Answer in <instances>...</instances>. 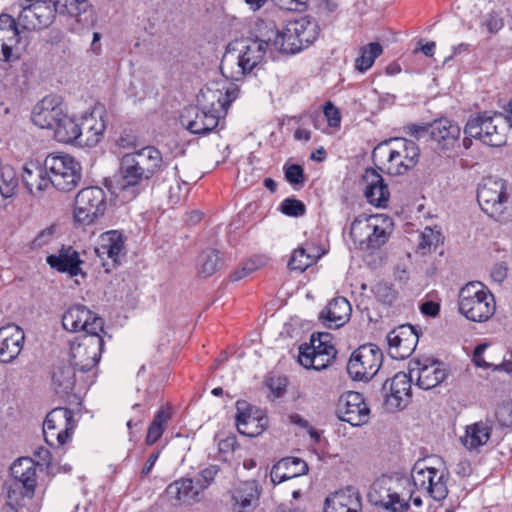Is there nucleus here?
I'll return each mask as SVG.
<instances>
[{
	"instance_id": "f257e3e1",
	"label": "nucleus",
	"mask_w": 512,
	"mask_h": 512,
	"mask_svg": "<svg viewBox=\"0 0 512 512\" xmlns=\"http://www.w3.org/2000/svg\"><path fill=\"white\" fill-rule=\"evenodd\" d=\"M164 167L162 153L154 146H146L121 157L116 180L118 194L127 200L134 199L149 181Z\"/></svg>"
},
{
	"instance_id": "f03ea898",
	"label": "nucleus",
	"mask_w": 512,
	"mask_h": 512,
	"mask_svg": "<svg viewBox=\"0 0 512 512\" xmlns=\"http://www.w3.org/2000/svg\"><path fill=\"white\" fill-rule=\"evenodd\" d=\"M272 54L270 40L242 39L227 46L221 63L222 75L231 81L241 80L264 60L267 51Z\"/></svg>"
},
{
	"instance_id": "7ed1b4c3",
	"label": "nucleus",
	"mask_w": 512,
	"mask_h": 512,
	"mask_svg": "<svg viewBox=\"0 0 512 512\" xmlns=\"http://www.w3.org/2000/svg\"><path fill=\"white\" fill-rule=\"evenodd\" d=\"M373 159L381 161L383 169L393 176L404 175L418 163L420 149L406 138H395L380 143L372 153Z\"/></svg>"
},
{
	"instance_id": "20e7f679",
	"label": "nucleus",
	"mask_w": 512,
	"mask_h": 512,
	"mask_svg": "<svg viewBox=\"0 0 512 512\" xmlns=\"http://www.w3.org/2000/svg\"><path fill=\"white\" fill-rule=\"evenodd\" d=\"M508 131L507 119L503 113L485 111L469 117L462 141L464 149L472 145L471 138L491 147H500L506 143Z\"/></svg>"
},
{
	"instance_id": "39448f33",
	"label": "nucleus",
	"mask_w": 512,
	"mask_h": 512,
	"mask_svg": "<svg viewBox=\"0 0 512 512\" xmlns=\"http://www.w3.org/2000/svg\"><path fill=\"white\" fill-rule=\"evenodd\" d=\"M317 23L306 17L290 21L285 28L269 37L271 49L284 54H296L309 47L318 37Z\"/></svg>"
},
{
	"instance_id": "423d86ee",
	"label": "nucleus",
	"mask_w": 512,
	"mask_h": 512,
	"mask_svg": "<svg viewBox=\"0 0 512 512\" xmlns=\"http://www.w3.org/2000/svg\"><path fill=\"white\" fill-rule=\"evenodd\" d=\"M459 312L473 322H486L496 311L491 291L481 282L473 281L463 286L458 294Z\"/></svg>"
},
{
	"instance_id": "0eeeda50",
	"label": "nucleus",
	"mask_w": 512,
	"mask_h": 512,
	"mask_svg": "<svg viewBox=\"0 0 512 512\" xmlns=\"http://www.w3.org/2000/svg\"><path fill=\"white\" fill-rule=\"evenodd\" d=\"M506 182L501 178L486 177L477 190V200L481 209L498 222L512 219V207L508 204Z\"/></svg>"
},
{
	"instance_id": "6e6552de",
	"label": "nucleus",
	"mask_w": 512,
	"mask_h": 512,
	"mask_svg": "<svg viewBox=\"0 0 512 512\" xmlns=\"http://www.w3.org/2000/svg\"><path fill=\"white\" fill-rule=\"evenodd\" d=\"M44 168L48 170L51 186L59 191H71L80 182L82 167L71 155L51 153L44 159Z\"/></svg>"
},
{
	"instance_id": "1a4fd4ad",
	"label": "nucleus",
	"mask_w": 512,
	"mask_h": 512,
	"mask_svg": "<svg viewBox=\"0 0 512 512\" xmlns=\"http://www.w3.org/2000/svg\"><path fill=\"white\" fill-rule=\"evenodd\" d=\"M411 478L418 492L435 501H442L448 495V474L444 469L429 465L425 459L418 460L414 464L411 470Z\"/></svg>"
},
{
	"instance_id": "9d476101",
	"label": "nucleus",
	"mask_w": 512,
	"mask_h": 512,
	"mask_svg": "<svg viewBox=\"0 0 512 512\" xmlns=\"http://www.w3.org/2000/svg\"><path fill=\"white\" fill-rule=\"evenodd\" d=\"M337 351L330 343V334L313 333L308 343L299 346L298 362L306 369L321 371L332 364Z\"/></svg>"
},
{
	"instance_id": "9b49d317",
	"label": "nucleus",
	"mask_w": 512,
	"mask_h": 512,
	"mask_svg": "<svg viewBox=\"0 0 512 512\" xmlns=\"http://www.w3.org/2000/svg\"><path fill=\"white\" fill-rule=\"evenodd\" d=\"M18 24L25 30L38 31L49 27L57 13L53 0H19Z\"/></svg>"
},
{
	"instance_id": "f8f14e48",
	"label": "nucleus",
	"mask_w": 512,
	"mask_h": 512,
	"mask_svg": "<svg viewBox=\"0 0 512 512\" xmlns=\"http://www.w3.org/2000/svg\"><path fill=\"white\" fill-rule=\"evenodd\" d=\"M76 427L73 412L64 407L52 409L43 422L45 442L51 447H61L67 443Z\"/></svg>"
},
{
	"instance_id": "ddd939ff",
	"label": "nucleus",
	"mask_w": 512,
	"mask_h": 512,
	"mask_svg": "<svg viewBox=\"0 0 512 512\" xmlns=\"http://www.w3.org/2000/svg\"><path fill=\"white\" fill-rule=\"evenodd\" d=\"M383 361L380 348L374 344H365L355 350L347 364V372L352 379L369 381L379 371Z\"/></svg>"
},
{
	"instance_id": "4468645a",
	"label": "nucleus",
	"mask_w": 512,
	"mask_h": 512,
	"mask_svg": "<svg viewBox=\"0 0 512 512\" xmlns=\"http://www.w3.org/2000/svg\"><path fill=\"white\" fill-rule=\"evenodd\" d=\"M104 348L101 334L82 335L71 344L70 356L72 363L80 372H88L100 361Z\"/></svg>"
},
{
	"instance_id": "2eb2a0df",
	"label": "nucleus",
	"mask_w": 512,
	"mask_h": 512,
	"mask_svg": "<svg viewBox=\"0 0 512 512\" xmlns=\"http://www.w3.org/2000/svg\"><path fill=\"white\" fill-rule=\"evenodd\" d=\"M105 209V192L96 186L87 187L75 197L74 219L77 223L89 225L102 216Z\"/></svg>"
},
{
	"instance_id": "dca6fc26",
	"label": "nucleus",
	"mask_w": 512,
	"mask_h": 512,
	"mask_svg": "<svg viewBox=\"0 0 512 512\" xmlns=\"http://www.w3.org/2000/svg\"><path fill=\"white\" fill-rule=\"evenodd\" d=\"M62 325L67 331H83V335L104 333L103 319L81 304L73 305L64 312Z\"/></svg>"
},
{
	"instance_id": "f3484780",
	"label": "nucleus",
	"mask_w": 512,
	"mask_h": 512,
	"mask_svg": "<svg viewBox=\"0 0 512 512\" xmlns=\"http://www.w3.org/2000/svg\"><path fill=\"white\" fill-rule=\"evenodd\" d=\"M17 25L18 22L10 15H0V60L3 62L18 61L25 49Z\"/></svg>"
},
{
	"instance_id": "a211bd4d",
	"label": "nucleus",
	"mask_w": 512,
	"mask_h": 512,
	"mask_svg": "<svg viewBox=\"0 0 512 512\" xmlns=\"http://www.w3.org/2000/svg\"><path fill=\"white\" fill-rule=\"evenodd\" d=\"M336 413L341 421L361 426L368 422L370 409L361 393L348 391L340 396Z\"/></svg>"
},
{
	"instance_id": "6ab92c4d",
	"label": "nucleus",
	"mask_w": 512,
	"mask_h": 512,
	"mask_svg": "<svg viewBox=\"0 0 512 512\" xmlns=\"http://www.w3.org/2000/svg\"><path fill=\"white\" fill-rule=\"evenodd\" d=\"M411 372H398L391 379L384 382L382 391L385 397V405L389 410L403 409L411 400V384L413 381Z\"/></svg>"
},
{
	"instance_id": "aec40b11",
	"label": "nucleus",
	"mask_w": 512,
	"mask_h": 512,
	"mask_svg": "<svg viewBox=\"0 0 512 512\" xmlns=\"http://www.w3.org/2000/svg\"><path fill=\"white\" fill-rule=\"evenodd\" d=\"M409 371L416 385L424 390L432 389L441 384L447 377V370L437 360H412L409 363Z\"/></svg>"
},
{
	"instance_id": "412c9836",
	"label": "nucleus",
	"mask_w": 512,
	"mask_h": 512,
	"mask_svg": "<svg viewBox=\"0 0 512 512\" xmlns=\"http://www.w3.org/2000/svg\"><path fill=\"white\" fill-rule=\"evenodd\" d=\"M419 333L411 324L400 325L387 335L389 353L392 358L405 359L416 349Z\"/></svg>"
},
{
	"instance_id": "4be33fe9",
	"label": "nucleus",
	"mask_w": 512,
	"mask_h": 512,
	"mask_svg": "<svg viewBox=\"0 0 512 512\" xmlns=\"http://www.w3.org/2000/svg\"><path fill=\"white\" fill-rule=\"evenodd\" d=\"M219 114L207 109L191 106L181 114L182 125L192 134L207 135L214 131L220 122Z\"/></svg>"
},
{
	"instance_id": "5701e85b",
	"label": "nucleus",
	"mask_w": 512,
	"mask_h": 512,
	"mask_svg": "<svg viewBox=\"0 0 512 512\" xmlns=\"http://www.w3.org/2000/svg\"><path fill=\"white\" fill-rule=\"evenodd\" d=\"M63 113L60 98L56 95H48L35 105L31 119L42 129H53Z\"/></svg>"
},
{
	"instance_id": "b1692460",
	"label": "nucleus",
	"mask_w": 512,
	"mask_h": 512,
	"mask_svg": "<svg viewBox=\"0 0 512 512\" xmlns=\"http://www.w3.org/2000/svg\"><path fill=\"white\" fill-rule=\"evenodd\" d=\"M236 426L242 435L256 437L260 435L266 427V418L259 414V411L246 401H237L236 403Z\"/></svg>"
},
{
	"instance_id": "393cba45",
	"label": "nucleus",
	"mask_w": 512,
	"mask_h": 512,
	"mask_svg": "<svg viewBox=\"0 0 512 512\" xmlns=\"http://www.w3.org/2000/svg\"><path fill=\"white\" fill-rule=\"evenodd\" d=\"M261 487L255 480L237 484L231 492L234 512H253L259 505Z\"/></svg>"
},
{
	"instance_id": "a878e982",
	"label": "nucleus",
	"mask_w": 512,
	"mask_h": 512,
	"mask_svg": "<svg viewBox=\"0 0 512 512\" xmlns=\"http://www.w3.org/2000/svg\"><path fill=\"white\" fill-rule=\"evenodd\" d=\"M430 138L441 151H450L459 145L460 126L446 118L435 120L430 124Z\"/></svg>"
},
{
	"instance_id": "bb28decb",
	"label": "nucleus",
	"mask_w": 512,
	"mask_h": 512,
	"mask_svg": "<svg viewBox=\"0 0 512 512\" xmlns=\"http://www.w3.org/2000/svg\"><path fill=\"white\" fill-rule=\"evenodd\" d=\"M25 340L23 330L17 325L0 328V362L9 363L18 357Z\"/></svg>"
},
{
	"instance_id": "cd10ccee",
	"label": "nucleus",
	"mask_w": 512,
	"mask_h": 512,
	"mask_svg": "<svg viewBox=\"0 0 512 512\" xmlns=\"http://www.w3.org/2000/svg\"><path fill=\"white\" fill-rule=\"evenodd\" d=\"M37 466L29 457L19 458L10 467L11 476L16 483L21 484L23 496L32 498L37 484Z\"/></svg>"
},
{
	"instance_id": "c85d7f7f",
	"label": "nucleus",
	"mask_w": 512,
	"mask_h": 512,
	"mask_svg": "<svg viewBox=\"0 0 512 512\" xmlns=\"http://www.w3.org/2000/svg\"><path fill=\"white\" fill-rule=\"evenodd\" d=\"M106 125L100 111H92L84 114L80 121L78 129H80V138L78 144L93 147L99 143Z\"/></svg>"
},
{
	"instance_id": "c756f323",
	"label": "nucleus",
	"mask_w": 512,
	"mask_h": 512,
	"mask_svg": "<svg viewBox=\"0 0 512 512\" xmlns=\"http://www.w3.org/2000/svg\"><path fill=\"white\" fill-rule=\"evenodd\" d=\"M165 493L169 500L191 505L201 500L203 487L191 478H181L169 484Z\"/></svg>"
},
{
	"instance_id": "7c9ffc66",
	"label": "nucleus",
	"mask_w": 512,
	"mask_h": 512,
	"mask_svg": "<svg viewBox=\"0 0 512 512\" xmlns=\"http://www.w3.org/2000/svg\"><path fill=\"white\" fill-rule=\"evenodd\" d=\"M362 181L365 184L364 194L367 201L377 207H385L389 201L388 186L383 177L373 168L365 170Z\"/></svg>"
},
{
	"instance_id": "2f4dec72",
	"label": "nucleus",
	"mask_w": 512,
	"mask_h": 512,
	"mask_svg": "<svg viewBox=\"0 0 512 512\" xmlns=\"http://www.w3.org/2000/svg\"><path fill=\"white\" fill-rule=\"evenodd\" d=\"M46 261L52 269L60 273H67L71 278L78 275L86 276L81 268L83 261L80 259L79 253L72 247H63L58 254L49 255Z\"/></svg>"
},
{
	"instance_id": "473e14b6",
	"label": "nucleus",
	"mask_w": 512,
	"mask_h": 512,
	"mask_svg": "<svg viewBox=\"0 0 512 512\" xmlns=\"http://www.w3.org/2000/svg\"><path fill=\"white\" fill-rule=\"evenodd\" d=\"M124 250V237L117 230L107 231L100 235L98 243L95 247L96 255L103 261L106 266V260H110L113 266L119 263V257Z\"/></svg>"
},
{
	"instance_id": "72a5a7b5",
	"label": "nucleus",
	"mask_w": 512,
	"mask_h": 512,
	"mask_svg": "<svg viewBox=\"0 0 512 512\" xmlns=\"http://www.w3.org/2000/svg\"><path fill=\"white\" fill-rule=\"evenodd\" d=\"M48 170L44 168V161L31 160L25 163L22 169V181L32 195H37L51 186Z\"/></svg>"
},
{
	"instance_id": "f704fd0d",
	"label": "nucleus",
	"mask_w": 512,
	"mask_h": 512,
	"mask_svg": "<svg viewBox=\"0 0 512 512\" xmlns=\"http://www.w3.org/2000/svg\"><path fill=\"white\" fill-rule=\"evenodd\" d=\"M308 473V465L301 458L285 457L275 463L270 471L273 484L300 477Z\"/></svg>"
},
{
	"instance_id": "c9c22d12",
	"label": "nucleus",
	"mask_w": 512,
	"mask_h": 512,
	"mask_svg": "<svg viewBox=\"0 0 512 512\" xmlns=\"http://www.w3.org/2000/svg\"><path fill=\"white\" fill-rule=\"evenodd\" d=\"M351 305L344 297H337L331 300L321 311L319 318L329 328H339L350 318Z\"/></svg>"
},
{
	"instance_id": "e433bc0d",
	"label": "nucleus",
	"mask_w": 512,
	"mask_h": 512,
	"mask_svg": "<svg viewBox=\"0 0 512 512\" xmlns=\"http://www.w3.org/2000/svg\"><path fill=\"white\" fill-rule=\"evenodd\" d=\"M492 434V423L488 419L467 425L461 443L468 450H477L489 441Z\"/></svg>"
},
{
	"instance_id": "4c0bfd02",
	"label": "nucleus",
	"mask_w": 512,
	"mask_h": 512,
	"mask_svg": "<svg viewBox=\"0 0 512 512\" xmlns=\"http://www.w3.org/2000/svg\"><path fill=\"white\" fill-rule=\"evenodd\" d=\"M368 250H377L389 239L393 231V221L386 214L371 215Z\"/></svg>"
},
{
	"instance_id": "58836bf2",
	"label": "nucleus",
	"mask_w": 512,
	"mask_h": 512,
	"mask_svg": "<svg viewBox=\"0 0 512 512\" xmlns=\"http://www.w3.org/2000/svg\"><path fill=\"white\" fill-rule=\"evenodd\" d=\"M76 370L72 363H61L53 371L54 390L59 395H69L76 385Z\"/></svg>"
},
{
	"instance_id": "ea45409f",
	"label": "nucleus",
	"mask_w": 512,
	"mask_h": 512,
	"mask_svg": "<svg viewBox=\"0 0 512 512\" xmlns=\"http://www.w3.org/2000/svg\"><path fill=\"white\" fill-rule=\"evenodd\" d=\"M359 497L350 491H339L325 500L324 512H351L358 511Z\"/></svg>"
},
{
	"instance_id": "a19ab883",
	"label": "nucleus",
	"mask_w": 512,
	"mask_h": 512,
	"mask_svg": "<svg viewBox=\"0 0 512 512\" xmlns=\"http://www.w3.org/2000/svg\"><path fill=\"white\" fill-rule=\"evenodd\" d=\"M197 102L202 108L219 114V117L226 114L228 107V101L224 99L223 92L209 87L201 89L197 96Z\"/></svg>"
},
{
	"instance_id": "79ce46f5",
	"label": "nucleus",
	"mask_w": 512,
	"mask_h": 512,
	"mask_svg": "<svg viewBox=\"0 0 512 512\" xmlns=\"http://www.w3.org/2000/svg\"><path fill=\"white\" fill-rule=\"evenodd\" d=\"M79 121L69 117L65 113L60 117V121L54 126V137L61 143L77 142L80 138V129H78Z\"/></svg>"
},
{
	"instance_id": "37998d69",
	"label": "nucleus",
	"mask_w": 512,
	"mask_h": 512,
	"mask_svg": "<svg viewBox=\"0 0 512 512\" xmlns=\"http://www.w3.org/2000/svg\"><path fill=\"white\" fill-rule=\"evenodd\" d=\"M371 215L361 214L357 216L350 226V237L361 250L368 251L369 233L371 231Z\"/></svg>"
},
{
	"instance_id": "c03bdc74",
	"label": "nucleus",
	"mask_w": 512,
	"mask_h": 512,
	"mask_svg": "<svg viewBox=\"0 0 512 512\" xmlns=\"http://www.w3.org/2000/svg\"><path fill=\"white\" fill-rule=\"evenodd\" d=\"M172 412L170 407H161L153 421L148 427L146 443L148 445L154 444L162 436L169 420L171 419Z\"/></svg>"
},
{
	"instance_id": "a18cd8bd",
	"label": "nucleus",
	"mask_w": 512,
	"mask_h": 512,
	"mask_svg": "<svg viewBox=\"0 0 512 512\" xmlns=\"http://www.w3.org/2000/svg\"><path fill=\"white\" fill-rule=\"evenodd\" d=\"M383 52L382 46L378 42L369 43L360 48V54L355 59V68L363 73L372 67L375 59Z\"/></svg>"
},
{
	"instance_id": "49530a36",
	"label": "nucleus",
	"mask_w": 512,
	"mask_h": 512,
	"mask_svg": "<svg viewBox=\"0 0 512 512\" xmlns=\"http://www.w3.org/2000/svg\"><path fill=\"white\" fill-rule=\"evenodd\" d=\"M222 266L219 251L209 249L203 251L198 260V271L203 277L213 275Z\"/></svg>"
},
{
	"instance_id": "de8ad7c7",
	"label": "nucleus",
	"mask_w": 512,
	"mask_h": 512,
	"mask_svg": "<svg viewBox=\"0 0 512 512\" xmlns=\"http://www.w3.org/2000/svg\"><path fill=\"white\" fill-rule=\"evenodd\" d=\"M268 262V258L264 255H255L250 259L244 261L239 268H237L234 272L231 273L230 279L232 281H239L259 268L266 265Z\"/></svg>"
},
{
	"instance_id": "09e8293b",
	"label": "nucleus",
	"mask_w": 512,
	"mask_h": 512,
	"mask_svg": "<svg viewBox=\"0 0 512 512\" xmlns=\"http://www.w3.org/2000/svg\"><path fill=\"white\" fill-rule=\"evenodd\" d=\"M393 488L387 486L386 481H376L374 482L368 492V499L371 504L375 506H379L383 509L386 508L388 500L391 496V491Z\"/></svg>"
},
{
	"instance_id": "8fccbe9b",
	"label": "nucleus",
	"mask_w": 512,
	"mask_h": 512,
	"mask_svg": "<svg viewBox=\"0 0 512 512\" xmlns=\"http://www.w3.org/2000/svg\"><path fill=\"white\" fill-rule=\"evenodd\" d=\"M487 348V344H480L475 347L473 352V362L477 367L481 368H492L494 371H505L507 373L512 372V363L509 361H503L498 365H492L483 358V353Z\"/></svg>"
},
{
	"instance_id": "3c124183",
	"label": "nucleus",
	"mask_w": 512,
	"mask_h": 512,
	"mask_svg": "<svg viewBox=\"0 0 512 512\" xmlns=\"http://www.w3.org/2000/svg\"><path fill=\"white\" fill-rule=\"evenodd\" d=\"M315 261H316V258L314 256L307 253L304 248L299 247L294 250V252L288 262V267L290 270L303 272L309 266L314 264Z\"/></svg>"
},
{
	"instance_id": "603ef678",
	"label": "nucleus",
	"mask_w": 512,
	"mask_h": 512,
	"mask_svg": "<svg viewBox=\"0 0 512 512\" xmlns=\"http://www.w3.org/2000/svg\"><path fill=\"white\" fill-rule=\"evenodd\" d=\"M441 240V233L438 230H434L430 227H425L419 235L418 249L426 254L430 252L432 248H436Z\"/></svg>"
},
{
	"instance_id": "864d4df0",
	"label": "nucleus",
	"mask_w": 512,
	"mask_h": 512,
	"mask_svg": "<svg viewBox=\"0 0 512 512\" xmlns=\"http://www.w3.org/2000/svg\"><path fill=\"white\" fill-rule=\"evenodd\" d=\"M410 507L409 498L407 493H399L395 489H392L391 496L388 500L385 510L390 512H406Z\"/></svg>"
},
{
	"instance_id": "5fc2aeb1",
	"label": "nucleus",
	"mask_w": 512,
	"mask_h": 512,
	"mask_svg": "<svg viewBox=\"0 0 512 512\" xmlns=\"http://www.w3.org/2000/svg\"><path fill=\"white\" fill-rule=\"evenodd\" d=\"M280 210L287 216L300 217L306 213V206L298 199L286 198L281 202Z\"/></svg>"
},
{
	"instance_id": "6e6d98bb",
	"label": "nucleus",
	"mask_w": 512,
	"mask_h": 512,
	"mask_svg": "<svg viewBox=\"0 0 512 512\" xmlns=\"http://www.w3.org/2000/svg\"><path fill=\"white\" fill-rule=\"evenodd\" d=\"M372 292L376 299L383 304L390 305L395 299V291L389 284L384 282L376 283L372 287Z\"/></svg>"
},
{
	"instance_id": "4d7b16f0",
	"label": "nucleus",
	"mask_w": 512,
	"mask_h": 512,
	"mask_svg": "<svg viewBox=\"0 0 512 512\" xmlns=\"http://www.w3.org/2000/svg\"><path fill=\"white\" fill-rule=\"evenodd\" d=\"M55 231L56 227L54 225L41 230L31 241L30 248L33 250H38L50 244L54 239Z\"/></svg>"
},
{
	"instance_id": "13d9d810",
	"label": "nucleus",
	"mask_w": 512,
	"mask_h": 512,
	"mask_svg": "<svg viewBox=\"0 0 512 512\" xmlns=\"http://www.w3.org/2000/svg\"><path fill=\"white\" fill-rule=\"evenodd\" d=\"M286 180L294 186H303L305 183L304 170L298 164L284 166Z\"/></svg>"
},
{
	"instance_id": "bf43d9fd",
	"label": "nucleus",
	"mask_w": 512,
	"mask_h": 512,
	"mask_svg": "<svg viewBox=\"0 0 512 512\" xmlns=\"http://www.w3.org/2000/svg\"><path fill=\"white\" fill-rule=\"evenodd\" d=\"M504 25L503 19L497 12H490L486 14L481 22V26L484 27L490 34L497 33L502 29Z\"/></svg>"
},
{
	"instance_id": "052dcab7",
	"label": "nucleus",
	"mask_w": 512,
	"mask_h": 512,
	"mask_svg": "<svg viewBox=\"0 0 512 512\" xmlns=\"http://www.w3.org/2000/svg\"><path fill=\"white\" fill-rule=\"evenodd\" d=\"M219 471L220 468L217 465H210L200 471L196 481L203 487V491L213 483Z\"/></svg>"
},
{
	"instance_id": "680f3d73",
	"label": "nucleus",
	"mask_w": 512,
	"mask_h": 512,
	"mask_svg": "<svg viewBox=\"0 0 512 512\" xmlns=\"http://www.w3.org/2000/svg\"><path fill=\"white\" fill-rule=\"evenodd\" d=\"M323 112L330 127L335 128L340 126V112L338 108L334 106L330 101L325 104Z\"/></svg>"
},
{
	"instance_id": "e2e57ef3",
	"label": "nucleus",
	"mask_w": 512,
	"mask_h": 512,
	"mask_svg": "<svg viewBox=\"0 0 512 512\" xmlns=\"http://www.w3.org/2000/svg\"><path fill=\"white\" fill-rule=\"evenodd\" d=\"M496 418L503 427L512 426V406L504 405L497 409Z\"/></svg>"
},
{
	"instance_id": "0e129e2a",
	"label": "nucleus",
	"mask_w": 512,
	"mask_h": 512,
	"mask_svg": "<svg viewBox=\"0 0 512 512\" xmlns=\"http://www.w3.org/2000/svg\"><path fill=\"white\" fill-rule=\"evenodd\" d=\"M63 6L70 16H77L85 11L86 0H65Z\"/></svg>"
},
{
	"instance_id": "69168bd1",
	"label": "nucleus",
	"mask_w": 512,
	"mask_h": 512,
	"mask_svg": "<svg viewBox=\"0 0 512 512\" xmlns=\"http://www.w3.org/2000/svg\"><path fill=\"white\" fill-rule=\"evenodd\" d=\"M420 311L425 316L436 317L440 312V305L434 301H426L420 305Z\"/></svg>"
},
{
	"instance_id": "338daca9",
	"label": "nucleus",
	"mask_w": 512,
	"mask_h": 512,
	"mask_svg": "<svg viewBox=\"0 0 512 512\" xmlns=\"http://www.w3.org/2000/svg\"><path fill=\"white\" fill-rule=\"evenodd\" d=\"M159 455H160L159 451L153 452L149 455L148 459L146 460V462L140 472L141 478H145L149 475V473L153 469L156 461L158 460Z\"/></svg>"
},
{
	"instance_id": "774afa93",
	"label": "nucleus",
	"mask_w": 512,
	"mask_h": 512,
	"mask_svg": "<svg viewBox=\"0 0 512 512\" xmlns=\"http://www.w3.org/2000/svg\"><path fill=\"white\" fill-rule=\"evenodd\" d=\"M507 276V268L503 263H498L491 270V277L495 282L501 283Z\"/></svg>"
}]
</instances>
